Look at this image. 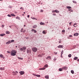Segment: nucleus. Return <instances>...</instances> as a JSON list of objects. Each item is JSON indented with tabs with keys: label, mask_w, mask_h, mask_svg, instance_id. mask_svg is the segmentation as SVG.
I'll return each mask as SVG.
<instances>
[{
	"label": "nucleus",
	"mask_w": 79,
	"mask_h": 79,
	"mask_svg": "<svg viewBox=\"0 0 79 79\" xmlns=\"http://www.w3.org/2000/svg\"><path fill=\"white\" fill-rule=\"evenodd\" d=\"M20 9H22V10H23L24 9H23V7H21L20 8Z\"/></svg>",
	"instance_id": "47"
},
{
	"label": "nucleus",
	"mask_w": 79,
	"mask_h": 79,
	"mask_svg": "<svg viewBox=\"0 0 79 79\" xmlns=\"http://www.w3.org/2000/svg\"><path fill=\"white\" fill-rule=\"evenodd\" d=\"M61 58H63V56H62V55L61 54Z\"/></svg>",
	"instance_id": "53"
},
{
	"label": "nucleus",
	"mask_w": 79,
	"mask_h": 79,
	"mask_svg": "<svg viewBox=\"0 0 79 79\" xmlns=\"http://www.w3.org/2000/svg\"><path fill=\"white\" fill-rule=\"evenodd\" d=\"M77 24V23H75L73 25L74 27H76L77 26V25H76Z\"/></svg>",
	"instance_id": "23"
},
{
	"label": "nucleus",
	"mask_w": 79,
	"mask_h": 79,
	"mask_svg": "<svg viewBox=\"0 0 79 79\" xmlns=\"http://www.w3.org/2000/svg\"><path fill=\"white\" fill-rule=\"evenodd\" d=\"M43 34H45V31H43Z\"/></svg>",
	"instance_id": "37"
},
{
	"label": "nucleus",
	"mask_w": 79,
	"mask_h": 79,
	"mask_svg": "<svg viewBox=\"0 0 79 79\" xmlns=\"http://www.w3.org/2000/svg\"><path fill=\"white\" fill-rule=\"evenodd\" d=\"M53 16H55L56 15V14H53Z\"/></svg>",
	"instance_id": "55"
},
{
	"label": "nucleus",
	"mask_w": 79,
	"mask_h": 79,
	"mask_svg": "<svg viewBox=\"0 0 79 79\" xmlns=\"http://www.w3.org/2000/svg\"><path fill=\"white\" fill-rule=\"evenodd\" d=\"M27 17L28 18H29V15H28Z\"/></svg>",
	"instance_id": "56"
},
{
	"label": "nucleus",
	"mask_w": 79,
	"mask_h": 79,
	"mask_svg": "<svg viewBox=\"0 0 79 79\" xmlns=\"http://www.w3.org/2000/svg\"><path fill=\"white\" fill-rule=\"evenodd\" d=\"M46 59H47V60H49V59H48V57L47 58H46Z\"/></svg>",
	"instance_id": "54"
},
{
	"label": "nucleus",
	"mask_w": 79,
	"mask_h": 79,
	"mask_svg": "<svg viewBox=\"0 0 79 79\" xmlns=\"http://www.w3.org/2000/svg\"><path fill=\"white\" fill-rule=\"evenodd\" d=\"M15 73H18V72H17V71H16L15 72Z\"/></svg>",
	"instance_id": "52"
},
{
	"label": "nucleus",
	"mask_w": 79,
	"mask_h": 79,
	"mask_svg": "<svg viewBox=\"0 0 79 79\" xmlns=\"http://www.w3.org/2000/svg\"><path fill=\"white\" fill-rule=\"evenodd\" d=\"M69 37H72L73 36H72V35H69Z\"/></svg>",
	"instance_id": "48"
},
{
	"label": "nucleus",
	"mask_w": 79,
	"mask_h": 79,
	"mask_svg": "<svg viewBox=\"0 0 79 79\" xmlns=\"http://www.w3.org/2000/svg\"><path fill=\"white\" fill-rule=\"evenodd\" d=\"M63 68H60L59 69V71H63Z\"/></svg>",
	"instance_id": "21"
},
{
	"label": "nucleus",
	"mask_w": 79,
	"mask_h": 79,
	"mask_svg": "<svg viewBox=\"0 0 79 79\" xmlns=\"http://www.w3.org/2000/svg\"><path fill=\"white\" fill-rule=\"evenodd\" d=\"M40 70H44V69H45V68H43L39 69Z\"/></svg>",
	"instance_id": "15"
},
{
	"label": "nucleus",
	"mask_w": 79,
	"mask_h": 79,
	"mask_svg": "<svg viewBox=\"0 0 79 79\" xmlns=\"http://www.w3.org/2000/svg\"><path fill=\"white\" fill-rule=\"evenodd\" d=\"M62 69L64 70H66L68 69V67L66 66H64L62 68Z\"/></svg>",
	"instance_id": "5"
},
{
	"label": "nucleus",
	"mask_w": 79,
	"mask_h": 79,
	"mask_svg": "<svg viewBox=\"0 0 79 79\" xmlns=\"http://www.w3.org/2000/svg\"><path fill=\"white\" fill-rule=\"evenodd\" d=\"M35 19H36V20H37V19H36L35 18Z\"/></svg>",
	"instance_id": "59"
},
{
	"label": "nucleus",
	"mask_w": 79,
	"mask_h": 79,
	"mask_svg": "<svg viewBox=\"0 0 79 79\" xmlns=\"http://www.w3.org/2000/svg\"><path fill=\"white\" fill-rule=\"evenodd\" d=\"M26 39H29V38H27Z\"/></svg>",
	"instance_id": "58"
},
{
	"label": "nucleus",
	"mask_w": 79,
	"mask_h": 79,
	"mask_svg": "<svg viewBox=\"0 0 79 79\" xmlns=\"http://www.w3.org/2000/svg\"><path fill=\"white\" fill-rule=\"evenodd\" d=\"M77 59H78V58L77 57H75L74 58V60H76Z\"/></svg>",
	"instance_id": "22"
},
{
	"label": "nucleus",
	"mask_w": 79,
	"mask_h": 79,
	"mask_svg": "<svg viewBox=\"0 0 79 79\" xmlns=\"http://www.w3.org/2000/svg\"><path fill=\"white\" fill-rule=\"evenodd\" d=\"M21 50H22V51H23V48H22L20 49Z\"/></svg>",
	"instance_id": "40"
},
{
	"label": "nucleus",
	"mask_w": 79,
	"mask_h": 79,
	"mask_svg": "<svg viewBox=\"0 0 79 79\" xmlns=\"http://www.w3.org/2000/svg\"><path fill=\"white\" fill-rule=\"evenodd\" d=\"M0 56L1 58H2L3 59H4V58H5L3 57V55L2 54H1Z\"/></svg>",
	"instance_id": "11"
},
{
	"label": "nucleus",
	"mask_w": 79,
	"mask_h": 79,
	"mask_svg": "<svg viewBox=\"0 0 79 79\" xmlns=\"http://www.w3.org/2000/svg\"><path fill=\"white\" fill-rule=\"evenodd\" d=\"M62 32H65V30H62Z\"/></svg>",
	"instance_id": "41"
},
{
	"label": "nucleus",
	"mask_w": 79,
	"mask_h": 79,
	"mask_svg": "<svg viewBox=\"0 0 79 79\" xmlns=\"http://www.w3.org/2000/svg\"><path fill=\"white\" fill-rule=\"evenodd\" d=\"M38 57H42V55H38Z\"/></svg>",
	"instance_id": "35"
},
{
	"label": "nucleus",
	"mask_w": 79,
	"mask_h": 79,
	"mask_svg": "<svg viewBox=\"0 0 79 79\" xmlns=\"http://www.w3.org/2000/svg\"><path fill=\"white\" fill-rule=\"evenodd\" d=\"M74 36H77L79 35V33H76L74 34Z\"/></svg>",
	"instance_id": "9"
},
{
	"label": "nucleus",
	"mask_w": 79,
	"mask_h": 79,
	"mask_svg": "<svg viewBox=\"0 0 79 79\" xmlns=\"http://www.w3.org/2000/svg\"><path fill=\"white\" fill-rule=\"evenodd\" d=\"M23 50H26V47H23Z\"/></svg>",
	"instance_id": "29"
},
{
	"label": "nucleus",
	"mask_w": 79,
	"mask_h": 79,
	"mask_svg": "<svg viewBox=\"0 0 79 79\" xmlns=\"http://www.w3.org/2000/svg\"><path fill=\"white\" fill-rule=\"evenodd\" d=\"M11 15V16H13L14 17H15V14H11V15Z\"/></svg>",
	"instance_id": "24"
},
{
	"label": "nucleus",
	"mask_w": 79,
	"mask_h": 79,
	"mask_svg": "<svg viewBox=\"0 0 79 79\" xmlns=\"http://www.w3.org/2000/svg\"><path fill=\"white\" fill-rule=\"evenodd\" d=\"M16 19H19V20H20V18L19 17H16Z\"/></svg>",
	"instance_id": "19"
},
{
	"label": "nucleus",
	"mask_w": 79,
	"mask_h": 79,
	"mask_svg": "<svg viewBox=\"0 0 79 79\" xmlns=\"http://www.w3.org/2000/svg\"><path fill=\"white\" fill-rule=\"evenodd\" d=\"M40 25H44V24H45V23H44L41 22L40 23Z\"/></svg>",
	"instance_id": "17"
},
{
	"label": "nucleus",
	"mask_w": 79,
	"mask_h": 79,
	"mask_svg": "<svg viewBox=\"0 0 79 79\" xmlns=\"http://www.w3.org/2000/svg\"><path fill=\"white\" fill-rule=\"evenodd\" d=\"M37 27V25H35L33 27L34 29H35V28H36V27Z\"/></svg>",
	"instance_id": "14"
},
{
	"label": "nucleus",
	"mask_w": 79,
	"mask_h": 79,
	"mask_svg": "<svg viewBox=\"0 0 79 79\" xmlns=\"http://www.w3.org/2000/svg\"><path fill=\"white\" fill-rule=\"evenodd\" d=\"M31 31H34L35 33H36L37 32V31L36 30H34V29H32L31 30Z\"/></svg>",
	"instance_id": "12"
},
{
	"label": "nucleus",
	"mask_w": 79,
	"mask_h": 79,
	"mask_svg": "<svg viewBox=\"0 0 79 79\" xmlns=\"http://www.w3.org/2000/svg\"><path fill=\"white\" fill-rule=\"evenodd\" d=\"M54 61H56V58H54L53 59Z\"/></svg>",
	"instance_id": "36"
},
{
	"label": "nucleus",
	"mask_w": 79,
	"mask_h": 79,
	"mask_svg": "<svg viewBox=\"0 0 79 79\" xmlns=\"http://www.w3.org/2000/svg\"><path fill=\"white\" fill-rule=\"evenodd\" d=\"M73 2L74 3H76L77 2L76 1H73Z\"/></svg>",
	"instance_id": "38"
},
{
	"label": "nucleus",
	"mask_w": 79,
	"mask_h": 79,
	"mask_svg": "<svg viewBox=\"0 0 79 79\" xmlns=\"http://www.w3.org/2000/svg\"><path fill=\"white\" fill-rule=\"evenodd\" d=\"M11 43V41L10 40L8 42H7L6 44H10Z\"/></svg>",
	"instance_id": "13"
},
{
	"label": "nucleus",
	"mask_w": 79,
	"mask_h": 79,
	"mask_svg": "<svg viewBox=\"0 0 79 79\" xmlns=\"http://www.w3.org/2000/svg\"><path fill=\"white\" fill-rule=\"evenodd\" d=\"M7 52L8 53H10V52L9 51H8Z\"/></svg>",
	"instance_id": "46"
},
{
	"label": "nucleus",
	"mask_w": 79,
	"mask_h": 79,
	"mask_svg": "<svg viewBox=\"0 0 79 79\" xmlns=\"http://www.w3.org/2000/svg\"><path fill=\"white\" fill-rule=\"evenodd\" d=\"M23 13H24V14H25V12H23Z\"/></svg>",
	"instance_id": "62"
},
{
	"label": "nucleus",
	"mask_w": 79,
	"mask_h": 79,
	"mask_svg": "<svg viewBox=\"0 0 79 79\" xmlns=\"http://www.w3.org/2000/svg\"><path fill=\"white\" fill-rule=\"evenodd\" d=\"M32 19H35V18H34V17H32L31 18Z\"/></svg>",
	"instance_id": "42"
},
{
	"label": "nucleus",
	"mask_w": 79,
	"mask_h": 79,
	"mask_svg": "<svg viewBox=\"0 0 79 79\" xmlns=\"http://www.w3.org/2000/svg\"><path fill=\"white\" fill-rule=\"evenodd\" d=\"M40 10V12H43L44 11V10Z\"/></svg>",
	"instance_id": "45"
},
{
	"label": "nucleus",
	"mask_w": 79,
	"mask_h": 79,
	"mask_svg": "<svg viewBox=\"0 0 79 79\" xmlns=\"http://www.w3.org/2000/svg\"><path fill=\"white\" fill-rule=\"evenodd\" d=\"M15 47H16V48H17V46H16Z\"/></svg>",
	"instance_id": "64"
},
{
	"label": "nucleus",
	"mask_w": 79,
	"mask_h": 79,
	"mask_svg": "<svg viewBox=\"0 0 79 79\" xmlns=\"http://www.w3.org/2000/svg\"><path fill=\"white\" fill-rule=\"evenodd\" d=\"M58 48H63V45H59L58 46Z\"/></svg>",
	"instance_id": "7"
},
{
	"label": "nucleus",
	"mask_w": 79,
	"mask_h": 79,
	"mask_svg": "<svg viewBox=\"0 0 79 79\" xmlns=\"http://www.w3.org/2000/svg\"><path fill=\"white\" fill-rule=\"evenodd\" d=\"M52 13H55V10H53V11H52Z\"/></svg>",
	"instance_id": "50"
},
{
	"label": "nucleus",
	"mask_w": 79,
	"mask_h": 79,
	"mask_svg": "<svg viewBox=\"0 0 79 79\" xmlns=\"http://www.w3.org/2000/svg\"><path fill=\"white\" fill-rule=\"evenodd\" d=\"M48 59L49 60H50V59H51V56H48Z\"/></svg>",
	"instance_id": "33"
},
{
	"label": "nucleus",
	"mask_w": 79,
	"mask_h": 79,
	"mask_svg": "<svg viewBox=\"0 0 79 79\" xmlns=\"http://www.w3.org/2000/svg\"><path fill=\"white\" fill-rule=\"evenodd\" d=\"M67 8H68V9H70V8H71V7L70 6H67Z\"/></svg>",
	"instance_id": "25"
},
{
	"label": "nucleus",
	"mask_w": 79,
	"mask_h": 79,
	"mask_svg": "<svg viewBox=\"0 0 79 79\" xmlns=\"http://www.w3.org/2000/svg\"><path fill=\"white\" fill-rule=\"evenodd\" d=\"M46 79H49V76L48 75H46L45 77Z\"/></svg>",
	"instance_id": "8"
},
{
	"label": "nucleus",
	"mask_w": 79,
	"mask_h": 79,
	"mask_svg": "<svg viewBox=\"0 0 79 79\" xmlns=\"http://www.w3.org/2000/svg\"><path fill=\"white\" fill-rule=\"evenodd\" d=\"M59 43H60H60H61V41H59Z\"/></svg>",
	"instance_id": "51"
},
{
	"label": "nucleus",
	"mask_w": 79,
	"mask_h": 79,
	"mask_svg": "<svg viewBox=\"0 0 79 79\" xmlns=\"http://www.w3.org/2000/svg\"><path fill=\"white\" fill-rule=\"evenodd\" d=\"M44 67L45 68H48V65L47 64H46L44 66Z\"/></svg>",
	"instance_id": "28"
},
{
	"label": "nucleus",
	"mask_w": 79,
	"mask_h": 79,
	"mask_svg": "<svg viewBox=\"0 0 79 79\" xmlns=\"http://www.w3.org/2000/svg\"><path fill=\"white\" fill-rule=\"evenodd\" d=\"M19 73L20 74V75H23L24 74V72L23 71H21L19 72Z\"/></svg>",
	"instance_id": "4"
},
{
	"label": "nucleus",
	"mask_w": 79,
	"mask_h": 79,
	"mask_svg": "<svg viewBox=\"0 0 79 79\" xmlns=\"http://www.w3.org/2000/svg\"><path fill=\"white\" fill-rule=\"evenodd\" d=\"M18 59H19V60H23V58H21V57H18Z\"/></svg>",
	"instance_id": "20"
},
{
	"label": "nucleus",
	"mask_w": 79,
	"mask_h": 79,
	"mask_svg": "<svg viewBox=\"0 0 79 79\" xmlns=\"http://www.w3.org/2000/svg\"><path fill=\"white\" fill-rule=\"evenodd\" d=\"M4 35H5V34H0V36H1L2 37H3V36H4Z\"/></svg>",
	"instance_id": "16"
},
{
	"label": "nucleus",
	"mask_w": 79,
	"mask_h": 79,
	"mask_svg": "<svg viewBox=\"0 0 79 79\" xmlns=\"http://www.w3.org/2000/svg\"><path fill=\"white\" fill-rule=\"evenodd\" d=\"M55 12H56V13H60L59 11H58V10H55Z\"/></svg>",
	"instance_id": "27"
},
{
	"label": "nucleus",
	"mask_w": 79,
	"mask_h": 79,
	"mask_svg": "<svg viewBox=\"0 0 79 79\" xmlns=\"http://www.w3.org/2000/svg\"><path fill=\"white\" fill-rule=\"evenodd\" d=\"M32 75L33 76H36V77H40V75H37L34 73H33Z\"/></svg>",
	"instance_id": "3"
},
{
	"label": "nucleus",
	"mask_w": 79,
	"mask_h": 79,
	"mask_svg": "<svg viewBox=\"0 0 79 79\" xmlns=\"http://www.w3.org/2000/svg\"><path fill=\"white\" fill-rule=\"evenodd\" d=\"M24 15V14H23V15H22V16H23V15Z\"/></svg>",
	"instance_id": "63"
},
{
	"label": "nucleus",
	"mask_w": 79,
	"mask_h": 79,
	"mask_svg": "<svg viewBox=\"0 0 79 79\" xmlns=\"http://www.w3.org/2000/svg\"><path fill=\"white\" fill-rule=\"evenodd\" d=\"M7 16H8V17H11V15H7Z\"/></svg>",
	"instance_id": "43"
},
{
	"label": "nucleus",
	"mask_w": 79,
	"mask_h": 79,
	"mask_svg": "<svg viewBox=\"0 0 79 79\" xmlns=\"http://www.w3.org/2000/svg\"><path fill=\"white\" fill-rule=\"evenodd\" d=\"M15 42V40H12L10 41V43H11V42Z\"/></svg>",
	"instance_id": "34"
},
{
	"label": "nucleus",
	"mask_w": 79,
	"mask_h": 79,
	"mask_svg": "<svg viewBox=\"0 0 79 79\" xmlns=\"http://www.w3.org/2000/svg\"><path fill=\"white\" fill-rule=\"evenodd\" d=\"M71 54H70L68 55V56L69 57V58H71Z\"/></svg>",
	"instance_id": "30"
},
{
	"label": "nucleus",
	"mask_w": 79,
	"mask_h": 79,
	"mask_svg": "<svg viewBox=\"0 0 79 79\" xmlns=\"http://www.w3.org/2000/svg\"><path fill=\"white\" fill-rule=\"evenodd\" d=\"M29 50L27 49V53H29Z\"/></svg>",
	"instance_id": "39"
},
{
	"label": "nucleus",
	"mask_w": 79,
	"mask_h": 79,
	"mask_svg": "<svg viewBox=\"0 0 79 79\" xmlns=\"http://www.w3.org/2000/svg\"><path fill=\"white\" fill-rule=\"evenodd\" d=\"M9 27H10V28H11V26H9Z\"/></svg>",
	"instance_id": "61"
},
{
	"label": "nucleus",
	"mask_w": 79,
	"mask_h": 79,
	"mask_svg": "<svg viewBox=\"0 0 79 79\" xmlns=\"http://www.w3.org/2000/svg\"><path fill=\"white\" fill-rule=\"evenodd\" d=\"M69 11H71V12H73V10L71 9H69Z\"/></svg>",
	"instance_id": "26"
},
{
	"label": "nucleus",
	"mask_w": 79,
	"mask_h": 79,
	"mask_svg": "<svg viewBox=\"0 0 79 79\" xmlns=\"http://www.w3.org/2000/svg\"><path fill=\"white\" fill-rule=\"evenodd\" d=\"M5 70V68L3 67V68H0V70H1V71H2V70Z\"/></svg>",
	"instance_id": "18"
},
{
	"label": "nucleus",
	"mask_w": 79,
	"mask_h": 79,
	"mask_svg": "<svg viewBox=\"0 0 79 79\" xmlns=\"http://www.w3.org/2000/svg\"><path fill=\"white\" fill-rule=\"evenodd\" d=\"M32 50L34 52H36L37 51V48L35 47H33L32 48Z\"/></svg>",
	"instance_id": "2"
},
{
	"label": "nucleus",
	"mask_w": 79,
	"mask_h": 79,
	"mask_svg": "<svg viewBox=\"0 0 79 79\" xmlns=\"http://www.w3.org/2000/svg\"><path fill=\"white\" fill-rule=\"evenodd\" d=\"M12 73L13 74V75L14 76H15H15H16V75H17V74H16V73L15 72H12Z\"/></svg>",
	"instance_id": "6"
},
{
	"label": "nucleus",
	"mask_w": 79,
	"mask_h": 79,
	"mask_svg": "<svg viewBox=\"0 0 79 79\" xmlns=\"http://www.w3.org/2000/svg\"><path fill=\"white\" fill-rule=\"evenodd\" d=\"M71 73H72V74H74V71L72 70L71 71Z\"/></svg>",
	"instance_id": "31"
},
{
	"label": "nucleus",
	"mask_w": 79,
	"mask_h": 79,
	"mask_svg": "<svg viewBox=\"0 0 79 79\" xmlns=\"http://www.w3.org/2000/svg\"><path fill=\"white\" fill-rule=\"evenodd\" d=\"M68 29L69 30V29H70V28H68Z\"/></svg>",
	"instance_id": "60"
},
{
	"label": "nucleus",
	"mask_w": 79,
	"mask_h": 79,
	"mask_svg": "<svg viewBox=\"0 0 79 79\" xmlns=\"http://www.w3.org/2000/svg\"><path fill=\"white\" fill-rule=\"evenodd\" d=\"M63 52H64L63 50H62L61 52V55H63Z\"/></svg>",
	"instance_id": "32"
},
{
	"label": "nucleus",
	"mask_w": 79,
	"mask_h": 79,
	"mask_svg": "<svg viewBox=\"0 0 79 79\" xmlns=\"http://www.w3.org/2000/svg\"><path fill=\"white\" fill-rule=\"evenodd\" d=\"M17 52V51H16L14 50H12L11 51V56H15Z\"/></svg>",
	"instance_id": "1"
},
{
	"label": "nucleus",
	"mask_w": 79,
	"mask_h": 79,
	"mask_svg": "<svg viewBox=\"0 0 79 79\" xmlns=\"http://www.w3.org/2000/svg\"><path fill=\"white\" fill-rule=\"evenodd\" d=\"M54 53H55V55H56V54H57V53H58L55 52H54Z\"/></svg>",
	"instance_id": "49"
},
{
	"label": "nucleus",
	"mask_w": 79,
	"mask_h": 79,
	"mask_svg": "<svg viewBox=\"0 0 79 79\" xmlns=\"http://www.w3.org/2000/svg\"><path fill=\"white\" fill-rule=\"evenodd\" d=\"M77 60V61H79V59Z\"/></svg>",
	"instance_id": "57"
},
{
	"label": "nucleus",
	"mask_w": 79,
	"mask_h": 79,
	"mask_svg": "<svg viewBox=\"0 0 79 79\" xmlns=\"http://www.w3.org/2000/svg\"><path fill=\"white\" fill-rule=\"evenodd\" d=\"M72 23V22H70L69 23V25H71V24Z\"/></svg>",
	"instance_id": "44"
},
{
	"label": "nucleus",
	"mask_w": 79,
	"mask_h": 79,
	"mask_svg": "<svg viewBox=\"0 0 79 79\" xmlns=\"http://www.w3.org/2000/svg\"><path fill=\"white\" fill-rule=\"evenodd\" d=\"M6 34H10V32L8 31H6Z\"/></svg>",
	"instance_id": "10"
}]
</instances>
